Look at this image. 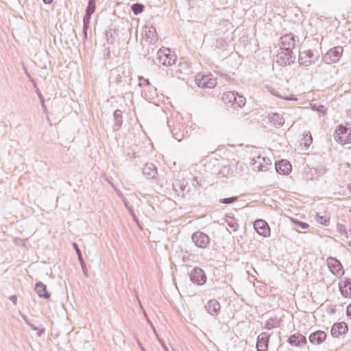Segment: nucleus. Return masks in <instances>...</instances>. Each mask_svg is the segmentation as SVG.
Masks as SVG:
<instances>
[{"label": "nucleus", "mask_w": 351, "mask_h": 351, "mask_svg": "<svg viewBox=\"0 0 351 351\" xmlns=\"http://www.w3.org/2000/svg\"><path fill=\"white\" fill-rule=\"evenodd\" d=\"M156 60L159 64L170 66L176 64L177 56L169 48H161L157 52Z\"/></svg>", "instance_id": "f257e3e1"}, {"label": "nucleus", "mask_w": 351, "mask_h": 351, "mask_svg": "<svg viewBox=\"0 0 351 351\" xmlns=\"http://www.w3.org/2000/svg\"><path fill=\"white\" fill-rule=\"evenodd\" d=\"M319 58V53L317 51L304 50L299 53L298 62L300 65L307 67L316 63Z\"/></svg>", "instance_id": "f03ea898"}, {"label": "nucleus", "mask_w": 351, "mask_h": 351, "mask_svg": "<svg viewBox=\"0 0 351 351\" xmlns=\"http://www.w3.org/2000/svg\"><path fill=\"white\" fill-rule=\"evenodd\" d=\"M222 101L225 104H230L231 106H237L243 107L245 106L246 99L243 95H239L235 91H226L222 95Z\"/></svg>", "instance_id": "7ed1b4c3"}, {"label": "nucleus", "mask_w": 351, "mask_h": 351, "mask_svg": "<svg viewBox=\"0 0 351 351\" xmlns=\"http://www.w3.org/2000/svg\"><path fill=\"white\" fill-rule=\"evenodd\" d=\"M335 140L341 144L351 143V123L346 125H339L335 132Z\"/></svg>", "instance_id": "20e7f679"}, {"label": "nucleus", "mask_w": 351, "mask_h": 351, "mask_svg": "<svg viewBox=\"0 0 351 351\" xmlns=\"http://www.w3.org/2000/svg\"><path fill=\"white\" fill-rule=\"evenodd\" d=\"M343 49L341 46H336L329 49L322 57L323 61L326 64H332L337 62L341 57Z\"/></svg>", "instance_id": "39448f33"}, {"label": "nucleus", "mask_w": 351, "mask_h": 351, "mask_svg": "<svg viewBox=\"0 0 351 351\" xmlns=\"http://www.w3.org/2000/svg\"><path fill=\"white\" fill-rule=\"evenodd\" d=\"M295 54L292 50H280L276 55V62L280 66L291 65L295 61Z\"/></svg>", "instance_id": "423d86ee"}, {"label": "nucleus", "mask_w": 351, "mask_h": 351, "mask_svg": "<svg viewBox=\"0 0 351 351\" xmlns=\"http://www.w3.org/2000/svg\"><path fill=\"white\" fill-rule=\"evenodd\" d=\"M195 81L199 87L212 88L217 84V80L211 74L203 75L198 73L195 76Z\"/></svg>", "instance_id": "0eeeda50"}, {"label": "nucleus", "mask_w": 351, "mask_h": 351, "mask_svg": "<svg viewBox=\"0 0 351 351\" xmlns=\"http://www.w3.org/2000/svg\"><path fill=\"white\" fill-rule=\"evenodd\" d=\"M280 50L288 51L293 50L295 45V36L293 34H286L281 36L279 40Z\"/></svg>", "instance_id": "6e6552de"}, {"label": "nucleus", "mask_w": 351, "mask_h": 351, "mask_svg": "<svg viewBox=\"0 0 351 351\" xmlns=\"http://www.w3.org/2000/svg\"><path fill=\"white\" fill-rule=\"evenodd\" d=\"M271 160L267 157L258 156L256 158L252 159V166L253 169L258 171H266L269 169V167L271 166Z\"/></svg>", "instance_id": "1a4fd4ad"}, {"label": "nucleus", "mask_w": 351, "mask_h": 351, "mask_svg": "<svg viewBox=\"0 0 351 351\" xmlns=\"http://www.w3.org/2000/svg\"><path fill=\"white\" fill-rule=\"evenodd\" d=\"M193 242L200 248H206L210 243L209 237L201 231H197L192 234Z\"/></svg>", "instance_id": "9d476101"}, {"label": "nucleus", "mask_w": 351, "mask_h": 351, "mask_svg": "<svg viewBox=\"0 0 351 351\" xmlns=\"http://www.w3.org/2000/svg\"><path fill=\"white\" fill-rule=\"evenodd\" d=\"M190 280L197 285H203L206 281V276L204 270L199 267L193 268L189 273Z\"/></svg>", "instance_id": "9b49d317"}, {"label": "nucleus", "mask_w": 351, "mask_h": 351, "mask_svg": "<svg viewBox=\"0 0 351 351\" xmlns=\"http://www.w3.org/2000/svg\"><path fill=\"white\" fill-rule=\"evenodd\" d=\"M328 266L331 272L336 275L340 276L343 274V266L340 261L333 257H328L326 260Z\"/></svg>", "instance_id": "f8f14e48"}, {"label": "nucleus", "mask_w": 351, "mask_h": 351, "mask_svg": "<svg viewBox=\"0 0 351 351\" xmlns=\"http://www.w3.org/2000/svg\"><path fill=\"white\" fill-rule=\"evenodd\" d=\"M270 338V334L267 332H261L257 337L256 350L257 351H267Z\"/></svg>", "instance_id": "ddd939ff"}, {"label": "nucleus", "mask_w": 351, "mask_h": 351, "mask_svg": "<svg viewBox=\"0 0 351 351\" xmlns=\"http://www.w3.org/2000/svg\"><path fill=\"white\" fill-rule=\"evenodd\" d=\"M254 228L256 232L264 237L270 235V228L265 221L263 219H257L254 223Z\"/></svg>", "instance_id": "4468645a"}, {"label": "nucleus", "mask_w": 351, "mask_h": 351, "mask_svg": "<svg viewBox=\"0 0 351 351\" xmlns=\"http://www.w3.org/2000/svg\"><path fill=\"white\" fill-rule=\"evenodd\" d=\"M184 180H176L173 183V189L178 195H182V197H186V195L190 196L191 195V190L189 189H186V186L184 185Z\"/></svg>", "instance_id": "2eb2a0df"}, {"label": "nucleus", "mask_w": 351, "mask_h": 351, "mask_svg": "<svg viewBox=\"0 0 351 351\" xmlns=\"http://www.w3.org/2000/svg\"><path fill=\"white\" fill-rule=\"evenodd\" d=\"M145 41L149 42L150 45H154L158 40L156 28L154 26L145 27Z\"/></svg>", "instance_id": "dca6fc26"}, {"label": "nucleus", "mask_w": 351, "mask_h": 351, "mask_svg": "<svg viewBox=\"0 0 351 351\" xmlns=\"http://www.w3.org/2000/svg\"><path fill=\"white\" fill-rule=\"evenodd\" d=\"M339 288L344 298H351V280L348 278L341 280L339 282Z\"/></svg>", "instance_id": "f3484780"}, {"label": "nucleus", "mask_w": 351, "mask_h": 351, "mask_svg": "<svg viewBox=\"0 0 351 351\" xmlns=\"http://www.w3.org/2000/svg\"><path fill=\"white\" fill-rule=\"evenodd\" d=\"M276 171L282 175H287L291 171V165L286 160L276 162L275 164Z\"/></svg>", "instance_id": "a211bd4d"}, {"label": "nucleus", "mask_w": 351, "mask_h": 351, "mask_svg": "<svg viewBox=\"0 0 351 351\" xmlns=\"http://www.w3.org/2000/svg\"><path fill=\"white\" fill-rule=\"evenodd\" d=\"M287 342L293 346H301L306 343V338L300 333H295L291 335Z\"/></svg>", "instance_id": "6ab92c4d"}, {"label": "nucleus", "mask_w": 351, "mask_h": 351, "mask_svg": "<svg viewBox=\"0 0 351 351\" xmlns=\"http://www.w3.org/2000/svg\"><path fill=\"white\" fill-rule=\"evenodd\" d=\"M267 118L269 122L276 128L282 127L285 121L283 116L277 112L269 113Z\"/></svg>", "instance_id": "aec40b11"}, {"label": "nucleus", "mask_w": 351, "mask_h": 351, "mask_svg": "<svg viewBox=\"0 0 351 351\" xmlns=\"http://www.w3.org/2000/svg\"><path fill=\"white\" fill-rule=\"evenodd\" d=\"M326 338V334L322 330H317L311 333L308 337L309 341L314 345H319Z\"/></svg>", "instance_id": "412c9836"}, {"label": "nucleus", "mask_w": 351, "mask_h": 351, "mask_svg": "<svg viewBox=\"0 0 351 351\" xmlns=\"http://www.w3.org/2000/svg\"><path fill=\"white\" fill-rule=\"evenodd\" d=\"M348 330V326L345 322L336 323L332 326L330 333L334 337H338L345 334Z\"/></svg>", "instance_id": "4be33fe9"}, {"label": "nucleus", "mask_w": 351, "mask_h": 351, "mask_svg": "<svg viewBox=\"0 0 351 351\" xmlns=\"http://www.w3.org/2000/svg\"><path fill=\"white\" fill-rule=\"evenodd\" d=\"M205 308L210 315L216 316L219 313L221 306L219 302L217 300H210L207 304L205 306Z\"/></svg>", "instance_id": "5701e85b"}, {"label": "nucleus", "mask_w": 351, "mask_h": 351, "mask_svg": "<svg viewBox=\"0 0 351 351\" xmlns=\"http://www.w3.org/2000/svg\"><path fill=\"white\" fill-rule=\"evenodd\" d=\"M142 172L148 179L155 178L158 174L157 169L153 163L145 164Z\"/></svg>", "instance_id": "b1692460"}, {"label": "nucleus", "mask_w": 351, "mask_h": 351, "mask_svg": "<svg viewBox=\"0 0 351 351\" xmlns=\"http://www.w3.org/2000/svg\"><path fill=\"white\" fill-rule=\"evenodd\" d=\"M35 290L40 298L49 299L51 296L50 293L47 290L46 285L41 282L36 284Z\"/></svg>", "instance_id": "393cba45"}, {"label": "nucleus", "mask_w": 351, "mask_h": 351, "mask_svg": "<svg viewBox=\"0 0 351 351\" xmlns=\"http://www.w3.org/2000/svg\"><path fill=\"white\" fill-rule=\"evenodd\" d=\"M281 321L282 319L277 316L271 317L266 321L265 328L267 330L278 328L280 326Z\"/></svg>", "instance_id": "a878e982"}, {"label": "nucleus", "mask_w": 351, "mask_h": 351, "mask_svg": "<svg viewBox=\"0 0 351 351\" xmlns=\"http://www.w3.org/2000/svg\"><path fill=\"white\" fill-rule=\"evenodd\" d=\"M173 136L175 139L180 141L184 137L186 136L187 132H184L181 130L180 125L179 124L174 125L171 130Z\"/></svg>", "instance_id": "bb28decb"}, {"label": "nucleus", "mask_w": 351, "mask_h": 351, "mask_svg": "<svg viewBox=\"0 0 351 351\" xmlns=\"http://www.w3.org/2000/svg\"><path fill=\"white\" fill-rule=\"evenodd\" d=\"M114 125V130H118L121 128L123 123L122 112L120 110H116L113 113Z\"/></svg>", "instance_id": "cd10ccee"}, {"label": "nucleus", "mask_w": 351, "mask_h": 351, "mask_svg": "<svg viewBox=\"0 0 351 351\" xmlns=\"http://www.w3.org/2000/svg\"><path fill=\"white\" fill-rule=\"evenodd\" d=\"M95 2L96 0H88V5L86 9V13L84 16L90 18L91 15L95 10Z\"/></svg>", "instance_id": "c85d7f7f"}, {"label": "nucleus", "mask_w": 351, "mask_h": 351, "mask_svg": "<svg viewBox=\"0 0 351 351\" xmlns=\"http://www.w3.org/2000/svg\"><path fill=\"white\" fill-rule=\"evenodd\" d=\"M131 9H132L134 14L138 15V14H139L143 12V11L145 9V6L142 3H134L131 6Z\"/></svg>", "instance_id": "c756f323"}, {"label": "nucleus", "mask_w": 351, "mask_h": 351, "mask_svg": "<svg viewBox=\"0 0 351 351\" xmlns=\"http://www.w3.org/2000/svg\"><path fill=\"white\" fill-rule=\"evenodd\" d=\"M312 142H313V138H312L311 134L310 132H308L304 135V136L301 142V145H303L304 147L307 149V148H308L310 145L312 143Z\"/></svg>", "instance_id": "7c9ffc66"}, {"label": "nucleus", "mask_w": 351, "mask_h": 351, "mask_svg": "<svg viewBox=\"0 0 351 351\" xmlns=\"http://www.w3.org/2000/svg\"><path fill=\"white\" fill-rule=\"evenodd\" d=\"M227 225L233 230L236 231L239 228L238 223L235 221L234 217H229L226 219Z\"/></svg>", "instance_id": "2f4dec72"}, {"label": "nucleus", "mask_w": 351, "mask_h": 351, "mask_svg": "<svg viewBox=\"0 0 351 351\" xmlns=\"http://www.w3.org/2000/svg\"><path fill=\"white\" fill-rule=\"evenodd\" d=\"M316 220L320 224L327 226L330 223V217L328 216H319L318 215H316Z\"/></svg>", "instance_id": "473e14b6"}, {"label": "nucleus", "mask_w": 351, "mask_h": 351, "mask_svg": "<svg viewBox=\"0 0 351 351\" xmlns=\"http://www.w3.org/2000/svg\"><path fill=\"white\" fill-rule=\"evenodd\" d=\"M337 228L338 232L345 236L346 238L348 237V232L346 228V226L341 223H337Z\"/></svg>", "instance_id": "72a5a7b5"}, {"label": "nucleus", "mask_w": 351, "mask_h": 351, "mask_svg": "<svg viewBox=\"0 0 351 351\" xmlns=\"http://www.w3.org/2000/svg\"><path fill=\"white\" fill-rule=\"evenodd\" d=\"M291 222L295 225H298L302 229H307L309 227V225L307 223L300 221L298 219H291Z\"/></svg>", "instance_id": "f704fd0d"}, {"label": "nucleus", "mask_w": 351, "mask_h": 351, "mask_svg": "<svg viewBox=\"0 0 351 351\" xmlns=\"http://www.w3.org/2000/svg\"><path fill=\"white\" fill-rule=\"evenodd\" d=\"M237 197H227L221 199L219 200L220 203L224 204H230L233 202H235L237 200Z\"/></svg>", "instance_id": "c9c22d12"}, {"label": "nucleus", "mask_w": 351, "mask_h": 351, "mask_svg": "<svg viewBox=\"0 0 351 351\" xmlns=\"http://www.w3.org/2000/svg\"><path fill=\"white\" fill-rule=\"evenodd\" d=\"M230 167L228 166H223L221 169L219 170L218 175L219 177H225L229 173Z\"/></svg>", "instance_id": "e433bc0d"}, {"label": "nucleus", "mask_w": 351, "mask_h": 351, "mask_svg": "<svg viewBox=\"0 0 351 351\" xmlns=\"http://www.w3.org/2000/svg\"><path fill=\"white\" fill-rule=\"evenodd\" d=\"M226 45H227V43H226V40L223 38H219V39L216 40L215 46H216V47H217L219 49L225 47Z\"/></svg>", "instance_id": "4c0bfd02"}, {"label": "nucleus", "mask_w": 351, "mask_h": 351, "mask_svg": "<svg viewBox=\"0 0 351 351\" xmlns=\"http://www.w3.org/2000/svg\"><path fill=\"white\" fill-rule=\"evenodd\" d=\"M192 185L193 186L194 191L192 193H191V195L199 191V184L196 177L193 178Z\"/></svg>", "instance_id": "58836bf2"}, {"label": "nucleus", "mask_w": 351, "mask_h": 351, "mask_svg": "<svg viewBox=\"0 0 351 351\" xmlns=\"http://www.w3.org/2000/svg\"><path fill=\"white\" fill-rule=\"evenodd\" d=\"M73 246L77 254V258H78L79 261L82 262L83 257H82L81 250H80V248L78 247L77 245L75 243H73Z\"/></svg>", "instance_id": "ea45409f"}, {"label": "nucleus", "mask_w": 351, "mask_h": 351, "mask_svg": "<svg viewBox=\"0 0 351 351\" xmlns=\"http://www.w3.org/2000/svg\"><path fill=\"white\" fill-rule=\"evenodd\" d=\"M90 18L83 17V30L87 31L89 28Z\"/></svg>", "instance_id": "a19ab883"}, {"label": "nucleus", "mask_w": 351, "mask_h": 351, "mask_svg": "<svg viewBox=\"0 0 351 351\" xmlns=\"http://www.w3.org/2000/svg\"><path fill=\"white\" fill-rule=\"evenodd\" d=\"M312 108L313 110H315L320 113H322L323 114H324V113H325L324 106L323 105L317 106L315 104H313V105H312Z\"/></svg>", "instance_id": "79ce46f5"}, {"label": "nucleus", "mask_w": 351, "mask_h": 351, "mask_svg": "<svg viewBox=\"0 0 351 351\" xmlns=\"http://www.w3.org/2000/svg\"><path fill=\"white\" fill-rule=\"evenodd\" d=\"M9 299H10V301H12V303H13L14 305H16V303H17V298H16V295H10V296L9 297Z\"/></svg>", "instance_id": "37998d69"}, {"label": "nucleus", "mask_w": 351, "mask_h": 351, "mask_svg": "<svg viewBox=\"0 0 351 351\" xmlns=\"http://www.w3.org/2000/svg\"><path fill=\"white\" fill-rule=\"evenodd\" d=\"M346 314L347 316L351 319V304L348 305L347 309H346Z\"/></svg>", "instance_id": "c03bdc74"}, {"label": "nucleus", "mask_w": 351, "mask_h": 351, "mask_svg": "<svg viewBox=\"0 0 351 351\" xmlns=\"http://www.w3.org/2000/svg\"><path fill=\"white\" fill-rule=\"evenodd\" d=\"M80 263L82 269L84 274L86 276L87 275L86 274V265H85L84 259H82V262H80Z\"/></svg>", "instance_id": "a18cd8bd"}, {"label": "nucleus", "mask_w": 351, "mask_h": 351, "mask_svg": "<svg viewBox=\"0 0 351 351\" xmlns=\"http://www.w3.org/2000/svg\"><path fill=\"white\" fill-rule=\"evenodd\" d=\"M128 211L130 213V214L132 216L133 219L136 221L137 220V217L134 213V212L133 211V210L132 209V208H128Z\"/></svg>", "instance_id": "49530a36"}, {"label": "nucleus", "mask_w": 351, "mask_h": 351, "mask_svg": "<svg viewBox=\"0 0 351 351\" xmlns=\"http://www.w3.org/2000/svg\"><path fill=\"white\" fill-rule=\"evenodd\" d=\"M37 331V336L41 337L43 334L45 332V328L39 329L36 330Z\"/></svg>", "instance_id": "de8ad7c7"}, {"label": "nucleus", "mask_w": 351, "mask_h": 351, "mask_svg": "<svg viewBox=\"0 0 351 351\" xmlns=\"http://www.w3.org/2000/svg\"><path fill=\"white\" fill-rule=\"evenodd\" d=\"M123 202H124V205L125 206V208L128 210V208H131L130 206H129V203L126 200V199H124L123 200Z\"/></svg>", "instance_id": "09e8293b"}, {"label": "nucleus", "mask_w": 351, "mask_h": 351, "mask_svg": "<svg viewBox=\"0 0 351 351\" xmlns=\"http://www.w3.org/2000/svg\"><path fill=\"white\" fill-rule=\"evenodd\" d=\"M143 315H144L145 317L146 318L147 322L150 323V319L148 318L147 315L145 311H144V310H143Z\"/></svg>", "instance_id": "8fccbe9b"}, {"label": "nucleus", "mask_w": 351, "mask_h": 351, "mask_svg": "<svg viewBox=\"0 0 351 351\" xmlns=\"http://www.w3.org/2000/svg\"><path fill=\"white\" fill-rule=\"evenodd\" d=\"M38 97H39V99H40V100L41 101V104H44V98H43V95L40 93H39L38 94Z\"/></svg>", "instance_id": "3c124183"}, {"label": "nucleus", "mask_w": 351, "mask_h": 351, "mask_svg": "<svg viewBox=\"0 0 351 351\" xmlns=\"http://www.w3.org/2000/svg\"><path fill=\"white\" fill-rule=\"evenodd\" d=\"M45 4H50L53 0H43Z\"/></svg>", "instance_id": "603ef678"}, {"label": "nucleus", "mask_w": 351, "mask_h": 351, "mask_svg": "<svg viewBox=\"0 0 351 351\" xmlns=\"http://www.w3.org/2000/svg\"><path fill=\"white\" fill-rule=\"evenodd\" d=\"M30 327H31V328H32V330H38V327H36L34 324L31 325V326H30Z\"/></svg>", "instance_id": "864d4df0"}, {"label": "nucleus", "mask_w": 351, "mask_h": 351, "mask_svg": "<svg viewBox=\"0 0 351 351\" xmlns=\"http://www.w3.org/2000/svg\"><path fill=\"white\" fill-rule=\"evenodd\" d=\"M23 318L24 321L25 322V323H28L29 319L27 318V317H26V316H24V315H23Z\"/></svg>", "instance_id": "5fc2aeb1"}, {"label": "nucleus", "mask_w": 351, "mask_h": 351, "mask_svg": "<svg viewBox=\"0 0 351 351\" xmlns=\"http://www.w3.org/2000/svg\"><path fill=\"white\" fill-rule=\"evenodd\" d=\"M42 107H43V108L44 112H45L47 111V107H46V106H45L44 104H42Z\"/></svg>", "instance_id": "6e6d98bb"}, {"label": "nucleus", "mask_w": 351, "mask_h": 351, "mask_svg": "<svg viewBox=\"0 0 351 351\" xmlns=\"http://www.w3.org/2000/svg\"><path fill=\"white\" fill-rule=\"evenodd\" d=\"M83 34L85 38H87V31L83 30Z\"/></svg>", "instance_id": "4d7b16f0"}, {"label": "nucleus", "mask_w": 351, "mask_h": 351, "mask_svg": "<svg viewBox=\"0 0 351 351\" xmlns=\"http://www.w3.org/2000/svg\"><path fill=\"white\" fill-rule=\"evenodd\" d=\"M347 114L350 118H351V109L348 111Z\"/></svg>", "instance_id": "13d9d810"}, {"label": "nucleus", "mask_w": 351, "mask_h": 351, "mask_svg": "<svg viewBox=\"0 0 351 351\" xmlns=\"http://www.w3.org/2000/svg\"><path fill=\"white\" fill-rule=\"evenodd\" d=\"M144 82L146 83L147 85L149 84V82L148 80H144Z\"/></svg>", "instance_id": "bf43d9fd"}, {"label": "nucleus", "mask_w": 351, "mask_h": 351, "mask_svg": "<svg viewBox=\"0 0 351 351\" xmlns=\"http://www.w3.org/2000/svg\"><path fill=\"white\" fill-rule=\"evenodd\" d=\"M137 343L140 346V348H141V346H143L141 343L138 339H137Z\"/></svg>", "instance_id": "052dcab7"}, {"label": "nucleus", "mask_w": 351, "mask_h": 351, "mask_svg": "<svg viewBox=\"0 0 351 351\" xmlns=\"http://www.w3.org/2000/svg\"><path fill=\"white\" fill-rule=\"evenodd\" d=\"M28 326H31V325H32L33 324L30 323V322L29 321L28 323H26Z\"/></svg>", "instance_id": "680f3d73"}, {"label": "nucleus", "mask_w": 351, "mask_h": 351, "mask_svg": "<svg viewBox=\"0 0 351 351\" xmlns=\"http://www.w3.org/2000/svg\"><path fill=\"white\" fill-rule=\"evenodd\" d=\"M25 73H26V75H27L29 77H30V75H29V73L27 71H25Z\"/></svg>", "instance_id": "e2e57ef3"}, {"label": "nucleus", "mask_w": 351, "mask_h": 351, "mask_svg": "<svg viewBox=\"0 0 351 351\" xmlns=\"http://www.w3.org/2000/svg\"><path fill=\"white\" fill-rule=\"evenodd\" d=\"M348 245L350 247H351V241H348Z\"/></svg>", "instance_id": "0e129e2a"}, {"label": "nucleus", "mask_w": 351, "mask_h": 351, "mask_svg": "<svg viewBox=\"0 0 351 351\" xmlns=\"http://www.w3.org/2000/svg\"><path fill=\"white\" fill-rule=\"evenodd\" d=\"M141 349L142 351H146L145 349L143 346H141Z\"/></svg>", "instance_id": "69168bd1"}, {"label": "nucleus", "mask_w": 351, "mask_h": 351, "mask_svg": "<svg viewBox=\"0 0 351 351\" xmlns=\"http://www.w3.org/2000/svg\"><path fill=\"white\" fill-rule=\"evenodd\" d=\"M162 347H163L165 350H167V347H166L164 344H162Z\"/></svg>", "instance_id": "338daca9"}, {"label": "nucleus", "mask_w": 351, "mask_h": 351, "mask_svg": "<svg viewBox=\"0 0 351 351\" xmlns=\"http://www.w3.org/2000/svg\"><path fill=\"white\" fill-rule=\"evenodd\" d=\"M348 189H350V191H351V184H350V185H349Z\"/></svg>", "instance_id": "774afa93"}]
</instances>
